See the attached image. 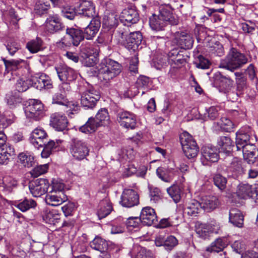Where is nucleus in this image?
Returning a JSON list of instances; mask_svg holds the SVG:
<instances>
[{
  "label": "nucleus",
  "mask_w": 258,
  "mask_h": 258,
  "mask_svg": "<svg viewBox=\"0 0 258 258\" xmlns=\"http://www.w3.org/2000/svg\"><path fill=\"white\" fill-rule=\"evenodd\" d=\"M213 180L214 185L221 191H223L225 189L227 182L226 177L220 174L217 173L213 175Z\"/></svg>",
  "instance_id": "nucleus-53"
},
{
  "label": "nucleus",
  "mask_w": 258,
  "mask_h": 258,
  "mask_svg": "<svg viewBox=\"0 0 258 258\" xmlns=\"http://www.w3.org/2000/svg\"><path fill=\"white\" fill-rule=\"evenodd\" d=\"M43 28L48 34H54L64 29L65 26L57 15H50L47 18Z\"/></svg>",
  "instance_id": "nucleus-14"
},
{
  "label": "nucleus",
  "mask_w": 258,
  "mask_h": 258,
  "mask_svg": "<svg viewBox=\"0 0 258 258\" xmlns=\"http://www.w3.org/2000/svg\"><path fill=\"white\" fill-rule=\"evenodd\" d=\"M31 86L39 90L52 88L53 84L50 78L44 73H37L30 78Z\"/></svg>",
  "instance_id": "nucleus-11"
},
{
  "label": "nucleus",
  "mask_w": 258,
  "mask_h": 258,
  "mask_svg": "<svg viewBox=\"0 0 258 258\" xmlns=\"http://www.w3.org/2000/svg\"><path fill=\"white\" fill-rule=\"evenodd\" d=\"M99 126V123L95 119L90 117L85 124L80 127L79 130L85 134H91L95 132Z\"/></svg>",
  "instance_id": "nucleus-45"
},
{
  "label": "nucleus",
  "mask_w": 258,
  "mask_h": 258,
  "mask_svg": "<svg viewBox=\"0 0 258 258\" xmlns=\"http://www.w3.org/2000/svg\"><path fill=\"white\" fill-rule=\"evenodd\" d=\"M94 118L96 122L99 123V126L107 125L110 121L108 111L105 108L100 109L97 113Z\"/></svg>",
  "instance_id": "nucleus-48"
},
{
  "label": "nucleus",
  "mask_w": 258,
  "mask_h": 258,
  "mask_svg": "<svg viewBox=\"0 0 258 258\" xmlns=\"http://www.w3.org/2000/svg\"><path fill=\"white\" fill-rule=\"evenodd\" d=\"M17 185V181L11 176L3 178V181L0 182V190L6 192H11L13 187Z\"/></svg>",
  "instance_id": "nucleus-44"
},
{
  "label": "nucleus",
  "mask_w": 258,
  "mask_h": 258,
  "mask_svg": "<svg viewBox=\"0 0 258 258\" xmlns=\"http://www.w3.org/2000/svg\"><path fill=\"white\" fill-rule=\"evenodd\" d=\"M44 141L43 145L44 148L41 152V156L42 158H46L51 154L52 151L56 148L55 143L53 141H49L46 144Z\"/></svg>",
  "instance_id": "nucleus-57"
},
{
  "label": "nucleus",
  "mask_w": 258,
  "mask_h": 258,
  "mask_svg": "<svg viewBox=\"0 0 258 258\" xmlns=\"http://www.w3.org/2000/svg\"><path fill=\"white\" fill-rule=\"evenodd\" d=\"M228 241L226 237L218 238L212 243L211 247L208 248V250L212 252H219L222 251L227 245Z\"/></svg>",
  "instance_id": "nucleus-50"
},
{
  "label": "nucleus",
  "mask_w": 258,
  "mask_h": 258,
  "mask_svg": "<svg viewBox=\"0 0 258 258\" xmlns=\"http://www.w3.org/2000/svg\"><path fill=\"white\" fill-rule=\"evenodd\" d=\"M234 127L232 121L227 117H221L219 121L214 123V127L217 130L230 132L233 131Z\"/></svg>",
  "instance_id": "nucleus-43"
},
{
  "label": "nucleus",
  "mask_w": 258,
  "mask_h": 258,
  "mask_svg": "<svg viewBox=\"0 0 258 258\" xmlns=\"http://www.w3.org/2000/svg\"><path fill=\"white\" fill-rule=\"evenodd\" d=\"M184 178L182 176L180 179V184H178L177 181L167 189V191L170 197L175 203L179 201L181 198V194L183 189V186L181 182H184Z\"/></svg>",
  "instance_id": "nucleus-35"
},
{
  "label": "nucleus",
  "mask_w": 258,
  "mask_h": 258,
  "mask_svg": "<svg viewBox=\"0 0 258 258\" xmlns=\"http://www.w3.org/2000/svg\"><path fill=\"white\" fill-rule=\"evenodd\" d=\"M84 38L82 31L75 28H68L66 35L56 44L57 47L66 49L73 44L78 46Z\"/></svg>",
  "instance_id": "nucleus-4"
},
{
  "label": "nucleus",
  "mask_w": 258,
  "mask_h": 258,
  "mask_svg": "<svg viewBox=\"0 0 258 258\" xmlns=\"http://www.w3.org/2000/svg\"><path fill=\"white\" fill-rule=\"evenodd\" d=\"M70 151L75 159L80 161L85 159L89 155L90 150L86 142L75 139L72 141Z\"/></svg>",
  "instance_id": "nucleus-10"
},
{
  "label": "nucleus",
  "mask_w": 258,
  "mask_h": 258,
  "mask_svg": "<svg viewBox=\"0 0 258 258\" xmlns=\"http://www.w3.org/2000/svg\"><path fill=\"white\" fill-rule=\"evenodd\" d=\"M91 247L101 252H105L108 248V243L104 239L99 237H95L90 243Z\"/></svg>",
  "instance_id": "nucleus-47"
},
{
  "label": "nucleus",
  "mask_w": 258,
  "mask_h": 258,
  "mask_svg": "<svg viewBox=\"0 0 258 258\" xmlns=\"http://www.w3.org/2000/svg\"><path fill=\"white\" fill-rule=\"evenodd\" d=\"M151 79L145 76H140L136 83V86L138 89H149L151 85Z\"/></svg>",
  "instance_id": "nucleus-54"
},
{
  "label": "nucleus",
  "mask_w": 258,
  "mask_h": 258,
  "mask_svg": "<svg viewBox=\"0 0 258 258\" xmlns=\"http://www.w3.org/2000/svg\"><path fill=\"white\" fill-rule=\"evenodd\" d=\"M50 184L47 179L38 178L29 182V188L34 197H39L48 191Z\"/></svg>",
  "instance_id": "nucleus-12"
},
{
  "label": "nucleus",
  "mask_w": 258,
  "mask_h": 258,
  "mask_svg": "<svg viewBox=\"0 0 258 258\" xmlns=\"http://www.w3.org/2000/svg\"><path fill=\"white\" fill-rule=\"evenodd\" d=\"M49 8V5L42 1H39L36 3L34 10L37 14L42 15L48 10Z\"/></svg>",
  "instance_id": "nucleus-61"
},
{
  "label": "nucleus",
  "mask_w": 258,
  "mask_h": 258,
  "mask_svg": "<svg viewBox=\"0 0 258 258\" xmlns=\"http://www.w3.org/2000/svg\"><path fill=\"white\" fill-rule=\"evenodd\" d=\"M80 48L82 57L86 59V65L88 67L93 66L97 61V57L100 50L99 45L87 43L82 44Z\"/></svg>",
  "instance_id": "nucleus-7"
},
{
  "label": "nucleus",
  "mask_w": 258,
  "mask_h": 258,
  "mask_svg": "<svg viewBox=\"0 0 258 258\" xmlns=\"http://www.w3.org/2000/svg\"><path fill=\"white\" fill-rule=\"evenodd\" d=\"M58 77L63 83L72 82L77 77V73L72 68L65 64H58L55 67Z\"/></svg>",
  "instance_id": "nucleus-15"
},
{
  "label": "nucleus",
  "mask_w": 258,
  "mask_h": 258,
  "mask_svg": "<svg viewBox=\"0 0 258 258\" xmlns=\"http://www.w3.org/2000/svg\"><path fill=\"white\" fill-rule=\"evenodd\" d=\"M231 175L236 178L245 173V169L244 163L241 159L237 158H233L229 167Z\"/></svg>",
  "instance_id": "nucleus-32"
},
{
  "label": "nucleus",
  "mask_w": 258,
  "mask_h": 258,
  "mask_svg": "<svg viewBox=\"0 0 258 258\" xmlns=\"http://www.w3.org/2000/svg\"><path fill=\"white\" fill-rule=\"evenodd\" d=\"M4 61L6 67L5 75L9 78L10 80H15L16 79L15 76L19 75L18 71L21 68L20 63L23 60L22 59L8 60L4 59Z\"/></svg>",
  "instance_id": "nucleus-20"
},
{
  "label": "nucleus",
  "mask_w": 258,
  "mask_h": 258,
  "mask_svg": "<svg viewBox=\"0 0 258 258\" xmlns=\"http://www.w3.org/2000/svg\"><path fill=\"white\" fill-rule=\"evenodd\" d=\"M47 137L45 131L41 127H38L32 132L30 141L36 148L43 147Z\"/></svg>",
  "instance_id": "nucleus-27"
},
{
  "label": "nucleus",
  "mask_w": 258,
  "mask_h": 258,
  "mask_svg": "<svg viewBox=\"0 0 258 258\" xmlns=\"http://www.w3.org/2000/svg\"><path fill=\"white\" fill-rule=\"evenodd\" d=\"M247 62L248 58L245 54L232 47L230 49L225 58L221 60L219 67L233 72L241 68Z\"/></svg>",
  "instance_id": "nucleus-1"
},
{
  "label": "nucleus",
  "mask_w": 258,
  "mask_h": 258,
  "mask_svg": "<svg viewBox=\"0 0 258 258\" xmlns=\"http://www.w3.org/2000/svg\"><path fill=\"white\" fill-rule=\"evenodd\" d=\"M71 87L68 83H62L59 87V90L52 96V103L65 105L67 102L66 92L70 91Z\"/></svg>",
  "instance_id": "nucleus-31"
},
{
  "label": "nucleus",
  "mask_w": 258,
  "mask_h": 258,
  "mask_svg": "<svg viewBox=\"0 0 258 258\" xmlns=\"http://www.w3.org/2000/svg\"><path fill=\"white\" fill-rule=\"evenodd\" d=\"M164 242L165 248L168 250H170L177 245L178 240L175 237L171 235L165 239Z\"/></svg>",
  "instance_id": "nucleus-64"
},
{
  "label": "nucleus",
  "mask_w": 258,
  "mask_h": 258,
  "mask_svg": "<svg viewBox=\"0 0 258 258\" xmlns=\"http://www.w3.org/2000/svg\"><path fill=\"white\" fill-rule=\"evenodd\" d=\"M121 70V66L119 63L106 58L98 66V77L100 80L107 82L119 75Z\"/></svg>",
  "instance_id": "nucleus-2"
},
{
  "label": "nucleus",
  "mask_w": 258,
  "mask_h": 258,
  "mask_svg": "<svg viewBox=\"0 0 258 258\" xmlns=\"http://www.w3.org/2000/svg\"><path fill=\"white\" fill-rule=\"evenodd\" d=\"M117 119L120 125L125 128L134 129L137 124L136 115L128 111L119 112Z\"/></svg>",
  "instance_id": "nucleus-17"
},
{
  "label": "nucleus",
  "mask_w": 258,
  "mask_h": 258,
  "mask_svg": "<svg viewBox=\"0 0 258 258\" xmlns=\"http://www.w3.org/2000/svg\"><path fill=\"white\" fill-rule=\"evenodd\" d=\"M19 162L25 167H32L34 164V157L29 153H21L18 155Z\"/></svg>",
  "instance_id": "nucleus-51"
},
{
  "label": "nucleus",
  "mask_w": 258,
  "mask_h": 258,
  "mask_svg": "<svg viewBox=\"0 0 258 258\" xmlns=\"http://www.w3.org/2000/svg\"><path fill=\"white\" fill-rule=\"evenodd\" d=\"M220 231V223L214 219L207 223L198 222L196 224V232L203 239H209L213 234H219Z\"/></svg>",
  "instance_id": "nucleus-5"
},
{
  "label": "nucleus",
  "mask_w": 258,
  "mask_h": 258,
  "mask_svg": "<svg viewBox=\"0 0 258 258\" xmlns=\"http://www.w3.org/2000/svg\"><path fill=\"white\" fill-rule=\"evenodd\" d=\"M243 216L237 209H232L229 212V221L233 225L242 227L243 224Z\"/></svg>",
  "instance_id": "nucleus-42"
},
{
  "label": "nucleus",
  "mask_w": 258,
  "mask_h": 258,
  "mask_svg": "<svg viewBox=\"0 0 258 258\" xmlns=\"http://www.w3.org/2000/svg\"><path fill=\"white\" fill-rule=\"evenodd\" d=\"M15 155V149L10 145H5L0 148V164H7L9 162L10 157Z\"/></svg>",
  "instance_id": "nucleus-38"
},
{
  "label": "nucleus",
  "mask_w": 258,
  "mask_h": 258,
  "mask_svg": "<svg viewBox=\"0 0 258 258\" xmlns=\"http://www.w3.org/2000/svg\"><path fill=\"white\" fill-rule=\"evenodd\" d=\"M61 13L64 17L69 20H73L75 18L77 12V11H75V9L73 7H66L63 8L61 10Z\"/></svg>",
  "instance_id": "nucleus-63"
},
{
  "label": "nucleus",
  "mask_w": 258,
  "mask_h": 258,
  "mask_svg": "<svg viewBox=\"0 0 258 258\" xmlns=\"http://www.w3.org/2000/svg\"><path fill=\"white\" fill-rule=\"evenodd\" d=\"M200 202L202 209L207 212L215 209L219 205L218 199L214 196L203 197Z\"/></svg>",
  "instance_id": "nucleus-33"
},
{
  "label": "nucleus",
  "mask_w": 258,
  "mask_h": 258,
  "mask_svg": "<svg viewBox=\"0 0 258 258\" xmlns=\"http://www.w3.org/2000/svg\"><path fill=\"white\" fill-rule=\"evenodd\" d=\"M43 105L40 101L36 99H30L26 104L24 111L27 118L38 120L43 116Z\"/></svg>",
  "instance_id": "nucleus-8"
},
{
  "label": "nucleus",
  "mask_w": 258,
  "mask_h": 258,
  "mask_svg": "<svg viewBox=\"0 0 258 258\" xmlns=\"http://www.w3.org/2000/svg\"><path fill=\"white\" fill-rule=\"evenodd\" d=\"M174 41L177 45L183 49L192 47L194 40L190 35L185 32H177L174 35Z\"/></svg>",
  "instance_id": "nucleus-24"
},
{
  "label": "nucleus",
  "mask_w": 258,
  "mask_h": 258,
  "mask_svg": "<svg viewBox=\"0 0 258 258\" xmlns=\"http://www.w3.org/2000/svg\"><path fill=\"white\" fill-rule=\"evenodd\" d=\"M42 217L45 223L54 225L60 220L59 215L55 211L46 210L44 211Z\"/></svg>",
  "instance_id": "nucleus-46"
},
{
  "label": "nucleus",
  "mask_w": 258,
  "mask_h": 258,
  "mask_svg": "<svg viewBox=\"0 0 258 258\" xmlns=\"http://www.w3.org/2000/svg\"><path fill=\"white\" fill-rule=\"evenodd\" d=\"M220 107L218 106H211L206 110L204 115L203 119L205 120H214L219 116Z\"/></svg>",
  "instance_id": "nucleus-56"
},
{
  "label": "nucleus",
  "mask_w": 258,
  "mask_h": 258,
  "mask_svg": "<svg viewBox=\"0 0 258 258\" xmlns=\"http://www.w3.org/2000/svg\"><path fill=\"white\" fill-rule=\"evenodd\" d=\"M12 205L22 212L24 213L31 209H35L37 206V203L31 198H25L13 201Z\"/></svg>",
  "instance_id": "nucleus-30"
},
{
  "label": "nucleus",
  "mask_w": 258,
  "mask_h": 258,
  "mask_svg": "<svg viewBox=\"0 0 258 258\" xmlns=\"http://www.w3.org/2000/svg\"><path fill=\"white\" fill-rule=\"evenodd\" d=\"M100 27V21L96 19H92L85 27L83 36L88 40L94 38L98 32Z\"/></svg>",
  "instance_id": "nucleus-34"
},
{
  "label": "nucleus",
  "mask_w": 258,
  "mask_h": 258,
  "mask_svg": "<svg viewBox=\"0 0 258 258\" xmlns=\"http://www.w3.org/2000/svg\"><path fill=\"white\" fill-rule=\"evenodd\" d=\"M68 121L67 117L60 113H54L50 116V124L58 131L67 128Z\"/></svg>",
  "instance_id": "nucleus-23"
},
{
  "label": "nucleus",
  "mask_w": 258,
  "mask_h": 258,
  "mask_svg": "<svg viewBox=\"0 0 258 258\" xmlns=\"http://www.w3.org/2000/svg\"><path fill=\"white\" fill-rule=\"evenodd\" d=\"M50 191H55L56 192H64V185L63 183L57 180H53L50 186H49Z\"/></svg>",
  "instance_id": "nucleus-62"
},
{
  "label": "nucleus",
  "mask_w": 258,
  "mask_h": 258,
  "mask_svg": "<svg viewBox=\"0 0 258 258\" xmlns=\"http://www.w3.org/2000/svg\"><path fill=\"white\" fill-rule=\"evenodd\" d=\"M64 106L67 109L66 112H67L68 116L70 117H73L72 115L78 112L79 106L75 103L67 101Z\"/></svg>",
  "instance_id": "nucleus-60"
},
{
  "label": "nucleus",
  "mask_w": 258,
  "mask_h": 258,
  "mask_svg": "<svg viewBox=\"0 0 258 258\" xmlns=\"http://www.w3.org/2000/svg\"><path fill=\"white\" fill-rule=\"evenodd\" d=\"M234 75L237 90L239 91H242L247 87V79L240 72H236L234 73Z\"/></svg>",
  "instance_id": "nucleus-55"
},
{
  "label": "nucleus",
  "mask_w": 258,
  "mask_h": 258,
  "mask_svg": "<svg viewBox=\"0 0 258 258\" xmlns=\"http://www.w3.org/2000/svg\"><path fill=\"white\" fill-rule=\"evenodd\" d=\"M202 209L200 202L196 200H191L186 205L184 208V213L189 216H196Z\"/></svg>",
  "instance_id": "nucleus-41"
},
{
  "label": "nucleus",
  "mask_w": 258,
  "mask_h": 258,
  "mask_svg": "<svg viewBox=\"0 0 258 258\" xmlns=\"http://www.w3.org/2000/svg\"><path fill=\"white\" fill-rule=\"evenodd\" d=\"M201 161L203 165H208V162H215L219 159L218 151L215 147L208 145L202 149Z\"/></svg>",
  "instance_id": "nucleus-19"
},
{
  "label": "nucleus",
  "mask_w": 258,
  "mask_h": 258,
  "mask_svg": "<svg viewBox=\"0 0 258 258\" xmlns=\"http://www.w3.org/2000/svg\"><path fill=\"white\" fill-rule=\"evenodd\" d=\"M131 258H153L151 251L140 246H135L129 253Z\"/></svg>",
  "instance_id": "nucleus-37"
},
{
  "label": "nucleus",
  "mask_w": 258,
  "mask_h": 258,
  "mask_svg": "<svg viewBox=\"0 0 258 258\" xmlns=\"http://www.w3.org/2000/svg\"><path fill=\"white\" fill-rule=\"evenodd\" d=\"M156 174L158 177L162 181L166 182H170L176 176H178L179 171L176 169L160 167L157 169Z\"/></svg>",
  "instance_id": "nucleus-28"
},
{
  "label": "nucleus",
  "mask_w": 258,
  "mask_h": 258,
  "mask_svg": "<svg viewBox=\"0 0 258 258\" xmlns=\"http://www.w3.org/2000/svg\"><path fill=\"white\" fill-rule=\"evenodd\" d=\"M120 20L124 25L135 24L139 21V15L137 12L133 9L123 10L120 15Z\"/></svg>",
  "instance_id": "nucleus-29"
},
{
  "label": "nucleus",
  "mask_w": 258,
  "mask_h": 258,
  "mask_svg": "<svg viewBox=\"0 0 258 258\" xmlns=\"http://www.w3.org/2000/svg\"><path fill=\"white\" fill-rule=\"evenodd\" d=\"M6 100L8 105L10 108H14L22 102V98L19 93L10 92L8 93L6 96Z\"/></svg>",
  "instance_id": "nucleus-49"
},
{
  "label": "nucleus",
  "mask_w": 258,
  "mask_h": 258,
  "mask_svg": "<svg viewBox=\"0 0 258 258\" xmlns=\"http://www.w3.org/2000/svg\"><path fill=\"white\" fill-rule=\"evenodd\" d=\"M48 169V165L47 164L40 165L35 167L30 173L32 176L36 177L46 173Z\"/></svg>",
  "instance_id": "nucleus-59"
},
{
  "label": "nucleus",
  "mask_w": 258,
  "mask_h": 258,
  "mask_svg": "<svg viewBox=\"0 0 258 258\" xmlns=\"http://www.w3.org/2000/svg\"><path fill=\"white\" fill-rule=\"evenodd\" d=\"M100 98L99 92L92 87L86 89L81 94V104L85 109H92Z\"/></svg>",
  "instance_id": "nucleus-9"
},
{
  "label": "nucleus",
  "mask_w": 258,
  "mask_h": 258,
  "mask_svg": "<svg viewBox=\"0 0 258 258\" xmlns=\"http://www.w3.org/2000/svg\"><path fill=\"white\" fill-rule=\"evenodd\" d=\"M168 23L175 25L177 22L173 17L170 11L164 7L160 8L158 15L153 14L149 19L150 27L152 30L157 31L162 30Z\"/></svg>",
  "instance_id": "nucleus-3"
},
{
  "label": "nucleus",
  "mask_w": 258,
  "mask_h": 258,
  "mask_svg": "<svg viewBox=\"0 0 258 258\" xmlns=\"http://www.w3.org/2000/svg\"><path fill=\"white\" fill-rule=\"evenodd\" d=\"M30 78L27 80H24L22 78H19L17 80L16 83V89L19 92L26 91L31 86V83L29 81Z\"/></svg>",
  "instance_id": "nucleus-58"
},
{
  "label": "nucleus",
  "mask_w": 258,
  "mask_h": 258,
  "mask_svg": "<svg viewBox=\"0 0 258 258\" xmlns=\"http://www.w3.org/2000/svg\"><path fill=\"white\" fill-rule=\"evenodd\" d=\"M112 210V205L108 199H103L98 206L97 215L101 219L108 215Z\"/></svg>",
  "instance_id": "nucleus-39"
},
{
  "label": "nucleus",
  "mask_w": 258,
  "mask_h": 258,
  "mask_svg": "<svg viewBox=\"0 0 258 258\" xmlns=\"http://www.w3.org/2000/svg\"><path fill=\"white\" fill-rule=\"evenodd\" d=\"M43 41L40 38L29 41L26 44V48L32 53H35L42 49Z\"/></svg>",
  "instance_id": "nucleus-52"
},
{
  "label": "nucleus",
  "mask_w": 258,
  "mask_h": 258,
  "mask_svg": "<svg viewBox=\"0 0 258 258\" xmlns=\"http://www.w3.org/2000/svg\"><path fill=\"white\" fill-rule=\"evenodd\" d=\"M233 81L229 77L222 75L220 73H217L214 77V83L221 92L226 93L229 92L233 85Z\"/></svg>",
  "instance_id": "nucleus-18"
},
{
  "label": "nucleus",
  "mask_w": 258,
  "mask_h": 258,
  "mask_svg": "<svg viewBox=\"0 0 258 258\" xmlns=\"http://www.w3.org/2000/svg\"><path fill=\"white\" fill-rule=\"evenodd\" d=\"M180 141L183 151L188 158H194L197 156L199 148L189 133L186 132L182 133L180 136Z\"/></svg>",
  "instance_id": "nucleus-6"
},
{
  "label": "nucleus",
  "mask_w": 258,
  "mask_h": 258,
  "mask_svg": "<svg viewBox=\"0 0 258 258\" xmlns=\"http://www.w3.org/2000/svg\"><path fill=\"white\" fill-rule=\"evenodd\" d=\"M77 12L81 16L79 20L81 26H85L89 21L86 24H84L83 23L84 18L89 19L94 17L95 16V7L92 2L84 1L80 3L77 9Z\"/></svg>",
  "instance_id": "nucleus-13"
},
{
  "label": "nucleus",
  "mask_w": 258,
  "mask_h": 258,
  "mask_svg": "<svg viewBox=\"0 0 258 258\" xmlns=\"http://www.w3.org/2000/svg\"><path fill=\"white\" fill-rule=\"evenodd\" d=\"M46 203L51 206H57L68 200L64 192H56L48 191L45 197Z\"/></svg>",
  "instance_id": "nucleus-25"
},
{
  "label": "nucleus",
  "mask_w": 258,
  "mask_h": 258,
  "mask_svg": "<svg viewBox=\"0 0 258 258\" xmlns=\"http://www.w3.org/2000/svg\"><path fill=\"white\" fill-rule=\"evenodd\" d=\"M120 204L123 207L131 208L139 203V197L136 191L132 189H125L122 192Z\"/></svg>",
  "instance_id": "nucleus-16"
},
{
  "label": "nucleus",
  "mask_w": 258,
  "mask_h": 258,
  "mask_svg": "<svg viewBox=\"0 0 258 258\" xmlns=\"http://www.w3.org/2000/svg\"><path fill=\"white\" fill-rule=\"evenodd\" d=\"M219 147V152L230 153L232 150L233 145L231 139L229 137H220L217 141Z\"/></svg>",
  "instance_id": "nucleus-40"
},
{
  "label": "nucleus",
  "mask_w": 258,
  "mask_h": 258,
  "mask_svg": "<svg viewBox=\"0 0 258 258\" xmlns=\"http://www.w3.org/2000/svg\"><path fill=\"white\" fill-rule=\"evenodd\" d=\"M252 140L248 132H245L242 128L240 129L236 134L235 143L237 150H240Z\"/></svg>",
  "instance_id": "nucleus-36"
},
{
  "label": "nucleus",
  "mask_w": 258,
  "mask_h": 258,
  "mask_svg": "<svg viewBox=\"0 0 258 258\" xmlns=\"http://www.w3.org/2000/svg\"><path fill=\"white\" fill-rule=\"evenodd\" d=\"M141 222L146 225L151 226L157 221V217L154 209L146 207L142 209L140 216Z\"/></svg>",
  "instance_id": "nucleus-26"
},
{
  "label": "nucleus",
  "mask_w": 258,
  "mask_h": 258,
  "mask_svg": "<svg viewBox=\"0 0 258 258\" xmlns=\"http://www.w3.org/2000/svg\"><path fill=\"white\" fill-rule=\"evenodd\" d=\"M142 39V35L140 31L131 32L126 37L123 45L127 49L135 51L141 44Z\"/></svg>",
  "instance_id": "nucleus-22"
},
{
  "label": "nucleus",
  "mask_w": 258,
  "mask_h": 258,
  "mask_svg": "<svg viewBox=\"0 0 258 258\" xmlns=\"http://www.w3.org/2000/svg\"><path fill=\"white\" fill-rule=\"evenodd\" d=\"M236 194L241 199L252 198L255 195V197L258 200V190H254L252 188V185L247 183H240L237 186Z\"/></svg>",
  "instance_id": "nucleus-21"
}]
</instances>
